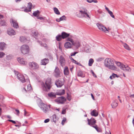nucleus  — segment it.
<instances>
[{"instance_id": "61", "label": "nucleus", "mask_w": 134, "mask_h": 134, "mask_svg": "<svg viewBox=\"0 0 134 134\" xmlns=\"http://www.w3.org/2000/svg\"><path fill=\"white\" fill-rule=\"evenodd\" d=\"M105 9L108 11V12L109 11H110V10L109 9H108V8L107 7H106L105 6Z\"/></svg>"}, {"instance_id": "57", "label": "nucleus", "mask_w": 134, "mask_h": 134, "mask_svg": "<svg viewBox=\"0 0 134 134\" xmlns=\"http://www.w3.org/2000/svg\"><path fill=\"white\" fill-rule=\"evenodd\" d=\"M49 121V119H46L44 121V122L45 123L48 122Z\"/></svg>"}, {"instance_id": "39", "label": "nucleus", "mask_w": 134, "mask_h": 134, "mask_svg": "<svg viewBox=\"0 0 134 134\" xmlns=\"http://www.w3.org/2000/svg\"><path fill=\"white\" fill-rule=\"evenodd\" d=\"M116 64L121 69V67L123 65V64H121L120 62H116Z\"/></svg>"}, {"instance_id": "41", "label": "nucleus", "mask_w": 134, "mask_h": 134, "mask_svg": "<svg viewBox=\"0 0 134 134\" xmlns=\"http://www.w3.org/2000/svg\"><path fill=\"white\" fill-rule=\"evenodd\" d=\"M32 35L33 36L35 37L37 35V32L36 31H32Z\"/></svg>"}, {"instance_id": "16", "label": "nucleus", "mask_w": 134, "mask_h": 134, "mask_svg": "<svg viewBox=\"0 0 134 134\" xmlns=\"http://www.w3.org/2000/svg\"><path fill=\"white\" fill-rule=\"evenodd\" d=\"M87 120L88 124L89 125L91 126H94V125H95V124L96 123V121L94 119L91 118L90 119H89L87 118Z\"/></svg>"}, {"instance_id": "31", "label": "nucleus", "mask_w": 134, "mask_h": 134, "mask_svg": "<svg viewBox=\"0 0 134 134\" xmlns=\"http://www.w3.org/2000/svg\"><path fill=\"white\" fill-rule=\"evenodd\" d=\"M92 127L94 128L98 132H100L101 131V130L98 127L97 125L92 126Z\"/></svg>"}, {"instance_id": "13", "label": "nucleus", "mask_w": 134, "mask_h": 134, "mask_svg": "<svg viewBox=\"0 0 134 134\" xmlns=\"http://www.w3.org/2000/svg\"><path fill=\"white\" fill-rule=\"evenodd\" d=\"M64 84V82L59 79H58L56 80L55 82V84L58 87H61Z\"/></svg>"}, {"instance_id": "6", "label": "nucleus", "mask_w": 134, "mask_h": 134, "mask_svg": "<svg viewBox=\"0 0 134 134\" xmlns=\"http://www.w3.org/2000/svg\"><path fill=\"white\" fill-rule=\"evenodd\" d=\"M64 93L65 90H62L60 91L59 93H57L56 94L54 93L51 92L50 93H48V96L51 98H55L56 97V94L58 95H62Z\"/></svg>"}, {"instance_id": "50", "label": "nucleus", "mask_w": 134, "mask_h": 134, "mask_svg": "<svg viewBox=\"0 0 134 134\" xmlns=\"http://www.w3.org/2000/svg\"><path fill=\"white\" fill-rule=\"evenodd\" d=\"M77 53V52H74V53H71L70 55L71 56H74Z\"/></svg>"}, {"instance_id": "29", "label": "nucleus", "mask_w": 134, "mask_h": 134, "mask_svg": "<svg viewBox=\"0 0 134 134\" xmlns=\"http://www.w3.org/2000/svg\"><path fill=\"white\" fill-rule=\"evenodd\" d=\"M62 38L61 35H58L56 37V40L58 41H60L62 40Z\"/></svg>"}, {"instance_id": "27", "label": "nucleus", "mask_w": 134, "mask_h": 134, "mask_svg": "<svg viewBox=\"0 0 134 134\" xmlns=\"http://www.w3.org/2000/svg\"><path fill=\"white\" fill-rule=\"evenodd\" d=\"M64 74L65 75H68L69 74V69L67 67H65L64 69Z\"/></svg>"}, {"instance_id": "37", "label": "nucleus", "mask_w": 134, "mask_h": 134, "mask_svg": "<svg viewBox=\"0 0 134 134\" xmlns=\"http://www.w3.org/2000/svg\"><path fill=\"white\" fill-rule=\"evenodd\" d=\"M116 77H118V76L116 74L113 73L112 75L110 76L109 78L110 79H112L113 78H114Z\"/></svg>"}, {"instance_id": "18", "label": "nucleus", "mask_w": 134, "mask_h": 134, "mask_svg": "<svg viewBox=\"0 0 134 134\" xmlns=\"http://www.w3.org/2000/svg\"><path fill=\"white\" fill-rule=\"evenodd\" d=\"M59 62L62 66L65 65V60L64 57L62 56H60L59 58Z\"/></svg>"}, {"instance_id": "2", "label": "nucleus", "mask_w": 134, "mask_h": 134, "mask_svg": "<svg viewBox=\"0 0 134 134\" xmlns=\"http://www.w3.org/2000/svg\"><path fill=\"white\" fill-rule=\"evenodd\" d=\"M87 9L83 7H81L80 8L79 10L76 12V16L80 18L88 17L90 19L91 17L88 13Z\"/></svg>"}, {"instance_id": "51", "label": "nucleus", "mask_w": 134, "mask_h": 134, "mask_svg": "<svg viewBox=\"0 0 134 134\" xmlns=\"http://www.w3.org/2000/svg\"><path fill=\"white\" fill-rule=\"evenodd\" d=\"M91 72H92L93 75V76H94L95 77H96L97 76L96 75L94 74V72H93V71L92 70H91Z\"/></svg>"}, {"instance_id": "1", "label": "nucleus", "mask_w": 134, "mask_h": 134, "mask_svg": "<svg viewBox=\"0 0 134 134\" xmlns=\"http://www.w3.org/2000/svg\"><path fill=\"white\" fill-rule=\"evenodd\" d=\"M105 66L108 68L113 71H116L117 70L116 67L115 65L114 61L111 59L107 58L104 61Z\"/></svg>"}, {"instance_id": "15", "label": "nucleus", "mask_w": 134, "mask_h": 134, "mask_svg": "<svg viewBox=\"0 0 134 134\" xmlns=\"http://www.w3.org/2000/svg\"><path fill=\"white\" fill-rule=\"evenodd\" d=\"M17 60L19 63L22 65H25L27 64V62L24 58L19 57L17 59Z\"/></svg>"}, {"instance_id": "3", "label": "nucleus", "mask_w": 134, "mask_h": 134, "mask_svg": "<svg viewBox=\"0 0 134 134\" xmlns=\"http://www.w3.org/2000/svg\"><path fill=\"white\" fill-rule=\"evenodd\" d=\"M51 80L50 78H47L45 83L42 82L41 83V88L42 90L45 92L49 91L51 87Z\"/></svg>"}, {"instance_id": "30", "label": "nucleus", "mask_w": 134, "mask_h": 134, "mask_svg": "<svg viewBox=\"0 0 134 134\" xmlns=\"http://www.w3.org/2000/svg\"><path fill=\"white\" fill-rule=\"evenodd\" d=\"M40 13V12L38 10H37L34 12L33 14L35 16H36L37 17L38 16V15Z\"/></svg>"}, {"instance_id": "63", "label": "nucleus", "mask_w": 134, "mask_h": 134, "mask_svg": "<svg viewBox=\"0 0 134 134\" xmlns=\"http://www.w3.org/2000/svg\"><path fill=\"white\" fill-rule=\"evenodd\" d=\"M107 30H108V31L107 32H105V33H108L109 31L110 30V29L109 28V27H108L107 29Z\"/></svg>"}, {"instance_id": "49", "label": "nucleus", "mask_w": 134, "mask_h": 134, "mask_svg": "<svg viewBox=\"0 0 134 134\" xmlns=\"http://www.w3.org/2000/svg\"><path fill=\"white\" fill-rule=\"evenodd\" d=\"M31 9H29V8H28V9L26 8L24 10V11L26 12H30L31 11Z\"/></svg>"}, {"instance_id": "38", "label": "nucleus", "mask_w": 134, "mask_h": 134, "mask_svg": "<svg viewBox=\"0 0 134 134\" xmlns=\"http://www.w3.org/2000/svg\"><path fill=\"white\" fill-rule=\"evenodd\" d=\"M0 24L2 26H5L6 25V23L4 20H1L0 22Z\"/></svg>"}, {"instance_id": "10", "label": "nucleus", "mask_w": 134, "mask_h": 134, "mask_svg": "<svg viewBox=\"0 0 134 134\" xmlns=\"http://www.w3.org/2000/svg\"><path fill=\"white\" fill-rule=\"evenodd\" d=\"M66 99L64 97H61L55 99V101L58 103L63 104L66 101Z\"/></svg>"}, {"instance_id": "48", "label": "nucleus", "mask_w": 134, "mask_h": 134, "mask_svg": "<svg viewBox=\"0 0 134 134\" xmlns=\"http://www.w3.org/2000/svg\"><path fill=\"white\" fill-rule=\"evenodd\" d=\"M52 118L53 119V121H56V115L55 114H54L52 116Z\"/></svg>"}, {"instance_id": "44", "label": "nucleus", "mask_w": 134, "mask_h": 134, "mask_svg": "<svg viewBox=\"0 0 134 134\" xmlns=\"http://www.w3.org/2000/svg\"><path fill=\"white\" fill-rule=\"evenodd\" d=\"M38 42L40 43V44L41 46H43L45 47H47V44H42V42L40 41H38Z\"/></svg>"}, {"instance_id": "24", "label": "nucleus", "mask_w": 134, "mask_h": 134, "mask_svg": "<svg viewBox=\"0 0 134 134\" xmlns=\"http://www.w3.org/2000/svg\"><path fill=\"white\" fill-rule=\"evenodd\" d=\"M74 36L72 35H69V36L67 38L66 40L70 42L72 44V43L74 41L73 40Z\"/></svg>"}, {"instance_id": "34", "label": "nucleus", "mask_w": 134, "mask_h": 134, "mask_svg": "<svg viewBox=\"0 0 134 134\" xmlns=\"http://www.w3.org/2000/svg\"><path fill=\"white\" fill-rule=\"evenodd\" d=\"M69 58L71 60H72V62L75 63V64H77V65H79V64H80V63H78L77 61H76V60H75L74 59H73L71 57H70Z\"/></svg>"}, {"instance_id": "7", "label": "nucleus", "mask_w": 134, "mask_h": 134, "mask_svg": "<svg viewBox=\"0 0 134 134\" xmlns=\"http://www.w3.org/2000/svg\"><path fill=\"white\" fill-rule=\"evenodd\" d=\"M15 74L17 76L18 79L21 82L23 83L25 82V80L24 76L15 70L14 71Z\"/></svg>"}, {"instance_id": "45", "label": "nucleus", "mask_w": 134, "mask_h": 134, "mask_svg": "<svg viewBox=\"0 0 134 134\" xmlns=\"http://www.w3.org/2000/svg\"><path fill=\"white\" fill-rule=\"evenodd\" d=\"M66 118H63V119L62 122V124L63 125L66 122Z\"/></svg>"}, {"instance_id": "58", "label": "nucleus", "mask_w": 134, "mask_h": 134, "mask_svg": "<svg viewBox=\"0 0 134 134\" xmlns=\"http://www.w3.org/2000/svg\"><path fill=\"white\" fill-rule=\"evenodd\" d=\"M37 18L38 19H39L41 20H42L44 19L42 17H39L38 16Z\"/></svg>"}, {"instance_id": "20", "label": "nucleus", "mask_w": 134, "mask_h": 134, "mask_svg": "<svg viewBox=\"0 0 134 134\" xmlns=\"http://www.w3.org/2000/svg\"><path fill=\"white\" fill-rule=\"evenodd\" d=\"M7 45L4 42L0 43V51H3L6 48Z\"/></svg>"}, {"instance_id": "4", "label": "nucleus", "mask_w": 134, "mask_h": 134, "mask_svg": "<svg viewBox=\"0 0 134 134\" xmlns=\"http://www.w3.org/2000/svg\"><path fill=\"white\" fill-rule=\"evenodd\" d=\"M20 50L22 54H26L29 53L30 48L29 46L27 45L24 44L21 46Z\"/></svg>"}, {"instance_id": "36", "label": "nucleus", "mask_w": 134, "mask_h": 134, "mask_svg": "<svg viewBox=\"0 0 134 134\" xmlns=\"http://www.w3.org/2000/svg\"><path fill=\"white\" fill-rule=\"evenodd\" d=\"M20 40L21 42H25L26 41V40L24 36H21L20 37Z\"/></svg>"}, {"instance_id": "25", "label": "nucleus", "mask_w": 134, "mask_h": 134, "mask_svg": "<svg viewBox=\"0 0 134 134\" xmlns=\"http://www.w3.org/2000/svg\"><path fill=\"white\" fill-rule=\"evenodd\" d=\"M117 101L116 100L113 101L112 103L111 104L113 108H115L118 106V103L117 102Z\"/></svg>"}, {"instance_id": "21", "label": "nucleus", "mask_w": 134, "mask_h": 134, "mask_svg": "<svg viewBox=\"0 0 134 134\" xmlns=\"http://www.w3.org/2000/svg\"><path fill=\"white\" fill-rule=\"evenodd\" d=\"M62 38L64 39L68 37L70 35V34L66 33L65 32H63L61 33Z\"/></svg>"}, {"instance_id": "19", "label": "nucleus", "mask_w": 134, "mask_h": 134, "mask_svg": "<svg viewBox=\"0 0 134 134\" xmlns=\"http://www.w3.org/2000/svg\"><path fill=\"white\" fill-rule=\"evenodd\" d=\"M121 69L125 71H130L131 70L130 68L128 66L124 64L121 67Z\"/></svg>"}, {"instance_id": "12", "label": "nucleus", "mask_w": 134, "mask_h": 134, "mask_svg": "<svg viewBox=\"0 0 134 134\" xmlns=\"http://www.w3.org/2000/svg\"><path fill=\"white\" fill-rule=\"evenodd\" d=\"M10 22L11 25L14 28L17 29L19 27L18 23L16 21L11 19L10 20Z\"/></svg>"}, {"instance_id": "53", "label": "nucleus", "mask_w": 134, "mask_h": 134, "mask_svg": "<svg viewBox=\"0 0 134 134\" xmlns=\"http://www.w3.org/2000/svg\"><path fill=\"white\" fill-rule=\"evenodd\" d=\"M8 120L10 122H12L13 124H15L16 123L15 121L13 120Z\"/></svg>"}, {"instance_id": "17", "label": "nucleus", "mask_w": 134, "mask_h": 134, "mask_svg": "<svg viewBox=\"0 0 134 134\" xmlns=\"http://www.w3.org/2000/svg\"><path fill=\"white\" fill-rule=\"evenodd\" d=\"M72 44L77 49L81 46V41L79 40L75 41H74Z\"/></svg>"}, {"instance_id": "23", "label": "nucleus", "mask_w": 134, "mask_h": 134, "mask_svg": "<svg viewBox=\"0 0 134 134\" xmlns=\"http://www.w3.org/2000/svg\"><path fill=\"white\" fill-rule=\"evenodd\" d=\"M72 44L69 42H67L64 44V47L66 48H71Z\"/></svg>"}, {"instance_id": "22", "label": "nucleus", "mask_w": 134, "mask_h": 134, "mask_svg": "<svg viewBox=\"0 0 134 134\" xmlns=\"http://www.w3.org/2000/svg\"><path fill=\"white\" fill-rule=\"evenodd\" d=\"M49 62V59L48 58H45L41 60V63L42 65H46Z\"/></svg>"}, {"instance_id": "42", "label": "nucleus", "mask_w": 134, "mask_h": 134, "mask_svg": "<svg viewBox=\"0 0 134 134\" xmlns=\"http://www.w3.org/2000/svg\"><path fill=\"white\" fill-rule=\"evenodd\" d=\"M5 54L4 53L0 52V58H3L5 55Z\"/></svg>"}, {"instance_id": "54", "label": "nucleus", "mask_w": 134, "mask_h": 134, "mask_svg": "<svg viewBox=\"0 0 134 134\" xmlns=\"http://www.w3.org/2000/svg\"><path fill=\"white\" fill-rule=\"evenodd\" d=\"M103 60L102 58H99L97 59V62H100Z\"/></svg>"}, {"instance_id": "28", "label": "nucleus", "mask_w": 134, "mask_h": 134, "mask_svg": "<svg viewBox=\"0 0 134 134\" xmlns=\"http://www.w3.org/2000/svg\"><path fill=\"white\" fill-rule=\"evenodd\" d=\"M66 18V17L64 15H63L61 17H60L59 19H57L56 20L57 22H60L61 21H62L63 20H65Z\"/></svg>"}, {"instance_id": "35", "label": "nucleus", "mask_w": 134, "mask_h": 134, "mask_svg": "<svg viewBox=\"0 0 134 134\" xmlns=\"http://www.w3.org/2000/svg\"><path fill=\"white\" fill-rule=\"evenodd\" d=\"M53 9L54 12L57 15H59L60 14V12L57 8L54 7V8Z\"/></svg>"}, {"instance_id": "46", "label": "nucleus", "mask_w": 134, "mask_h": 134, "mask_svg": "<svg viewBox=\"0 0 134 134\" xmlns=\"http://www.w3.org/2000/svg\"><path fill=\"white\" fill-rule=\"evenodd\" d=\"M32 7V5L31 3H29L28 4L27 7L29 9H31Z\"/></svg>"}, {"instance_id": "8", "label": "nucleus", "mask_w": 134, "mask_h": 134, "mask_svg": "<svg viewBox=\"0 0 134 134\" xmlns=\"http://www.w3.org/2000/svg\"><path fill=\"white\" fill-rule=\"evenodd\" d=\"M53 75L56 78H59L61 76V72L57 66H56L53 72Z\"/></svg>"}, {"instance_id": "32", "label": "nucleus", "mask_w": 134, "mask_h": 134, "mask_svg": "<svg viewBox=\"0 0 134 134\" xmlns=\"http://www.w3.org/2000/svg\"><path fill=\"white\" fill-rule=\"evenodd\" d=\"M94 62L93 60L92 59H90L89 61L88 65L89 66H91L92 65L93 63Z\"/></svg>"}, {"instance_id": "64", "label": "nucleus", "mask_w": 134, "mask_h": 134, "mask_svg": "<svg viewBox=\"0 0 134 134\" xmlns=\"http://www.w3.org/2000/svg\"><path fill=\"white\" fill-rule=\"evenodd\" d=\"M130 97L131 98H134V94H131L130 96Z\"/></svg>"}, {"instance_id": "56", "label": "nucleus", "mask_w": 134, "mask_h": 134, "mask_svg": "<svg viewBox=\"0 0 134 134\" xmlns=\"http://www.w3.org/2000/svg\"><path fill=\"white\" fill-rule=\"evenodd\" d=\"M67 98V99L69 101H70L71 99V97L69 96H68Z\"/></svg>"}, {"instance_id": "60", "label": "nucleus", "mask_w": 134, "mask_h": 134, "mask_svg": "<svg viewBox=\"0 0 134 134\" xmlns=\"http://www.w3.org/2000/svg\"><path fill=\"white\" fill-rule=\"evenodd\" d=\"M105 134H111V133L110 131L108 130V132L106 131V132Z\"/></svg>"}, {"instance_id": "11", "label": "nucleus", "mask_w": 134, "mask_h": 134, "mask_svg": "<svg viewBox=\"0 0 134 134\" xmlns=\"http://www.w3.org/2000/svg\"><path fill=\"white\" fill-rule=\"evenodd\" d=\"M29 66L32 69H37L39 67L38 65L36 63L32 62L29 64Z\"/></svg>"}, {"instance_id": "9", "label": "nucleus", "mask_w": 134, "mask_h": 134, "mask_svg": "<svg viewBox=\"0 0 134 134\" xmlns=\"http://www.w3.org/2000/svg\"><path fill=\"white\" fill-rule=\"evenodd\" d=\"M96 25L98 29L100 30L105 33L106 32L108 31L106 27L102 24L100 23H98Z\"/></svg>"}, {"instance_id": "14", "label": "nucleus", "mask_w": 134, "mask_h": 134, "mask_svg": "<svg viewBox=\"0 0 134 134\" xmlns=\"http://www.w3.org/2000/svg\"><path fill=\"white\" fill-rule=\"evenodd\" d=\"M7 32L8 34L10 36L15 35L16 33L14 30L11 28H9L8 29Z\"/></svg>"}, {"instance_id": "26", "label": "nucleus", "mask_w": 134, "mask_h": 134, "mask_svg": "<svg viewBox=\"0 0 134 134\" xmlns=\"http://www.w3.org/2000/svg\"><path fill=\"white\" fill-rule=\"evenodd\" d=\"M91 115L93 116H97L98 115V113L96 110H94L91 113Z\"/></svg>"}, {"instance_id": "33", "label": "nucleus", "mask_w": 134, "mask_h": 134, "mask_svg": "<svg viewBox=\"0 0 134 134\" xmlns=\"http://www.w3.org/2000/svg\"><path fill=\"white\" fill-rule=\"evenodd\" d=\"M77 75L78 76L81 77H85V75H83V72L81 71H79Z\"/></svg>"}, {"instance_id": "43", "label": "nucleus", "mask_w": 134, "mask_h": 134, "mask_svg": "<svg viewBox=\"0 0 134 134\" xmlns=\"http://www.w3.org/2000/svg\"><path fill=\"white\" fill-rule=\"evenodd\" d=\"M31 87L30 84H29L27 86V91H30L31 90Z\"/></svg>"}, {"instance_id": "40", "label": "nucleus", "mask_w": 134, "mask_h": 134, "mask_svg": "<svg viewBox=\"0 0 134 134\" xmlns=\"http://www.w3.org/2000/svg\"><path fill=\"white\" fill-rule=\"evenodd\" d=\"M123 45L124 48L125 49L128 50H130V48L129 46L126 44L125 43V44H124Z\"/></svg>"}, {"instance_id": "59", "label": "nucleus", "mask_w": 134, "mask_h": 134, "mask_svg": "<svg viewBox=\"0 0 134 134\" xmlns=\"http://www.w3.org/2000/svg\"><path fill=\"white\" fill-rule=\"evenodd\" d=\"M87 1L89 3H91L93 2V0H87Z\"/></svg>"}, {"instance_id": "52", "label": "nucleus", "mask_w": 134, "mask_h": 134, "mask_svg": "<svg viewBox=\"0 0 134 134\" xmlns=\"http://www.w3.org/2000/svg\"><path fill=\"white\" fill-rule=\"evenodd\" d=\"M15 111L16 112V114L17 115H19L20 113L19 111V110L17 109H15Z\"/></svg>"}, {"instance_id": "47", "label": "nucleus", "mask_w": 134, "mask_h": 134, "mask_svg": "<svg viewBox=\"0 0 134 134\" xmlns=\"http://www.w3.org/2000/svg\"><path fill=\"white\" fill-rule=\"evenodd\" d=\"M108 13L113 18H114V16L113 15V13L111 11H110L108 12Z\"/></svg>"}, {"instance_id": "55", "label": "nucleus", "mask_w": 134, "mask_h": 134, "mask_svg": "<svg viewBox=\"0 0 134 134\" xmlns=\"http://www.w3.org/2000/svg\"><path fill=\"white\" fill-rule=\"evenodd\" d=\"M66 110L65 109H63V110L62 111V114H65V113H66Z\"/></svg>"}, {"instance_id": "62", "label": "nucleus", "mask_w": 134, "mask_h": 134, "mask_svg": "<svg viewBox=\"0 0 134 134\" xmlns=\"http://www.w3.org/2000/svg\"><path fill=\"white\" fill-rule=\"evenodd\" d=\"M3 17V16L2 15H0V20H2Z\"/></svg>"}, {"instance_id": "5", "label": "nucleus", "mask_w": 134, "mask_h": 134, "mask_svg": "<svg viewBox=\"0 0 134 134\" xmlns=\"http://www.w3.org/2000/svg\"><path fill=\"white\" fill-rule=\"evenodd\" d=\"M51 106L50 105L48 106L43 103H41L39 105V106L43 112L46 113L48 111L49 109L50 108Z\"/></svg>"}]
</instances>
